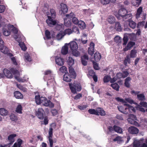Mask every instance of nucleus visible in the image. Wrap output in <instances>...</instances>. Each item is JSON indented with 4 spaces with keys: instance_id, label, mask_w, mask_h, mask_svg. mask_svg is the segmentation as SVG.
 Instances as JSON below:
<instances>
[{
    "instance_id": "4be33fe9",
    "label": "nucleus",
    "mask_w": 147,
    "mask_h": 147,
    "mask_svg": "<svg viewBox=\"0 0 147 147\" xmlns=\"http://www.w3.org/2000/svg\"><path fill=\"white\" fill-rule=\"evenodd\" d=\"M88 59L87 55H84L81 57V61L82 64L84 65H86L87 64V60Z\"/></svg>"
},
{
    "instance_id": "c03bdc74",
    "label": "nucleus",
    "mask_w": 147,
    "mask_h": 147,
    "mask_svg": "<svg viewBox=\"0 0 147 147\" xmlns=\"http://www.w3.org/2000/svg\"><path fill=\"white\" fill-rule=\"evenodd\" d=\"M115 29L117 30L120 31L121 30V26L119 22H117L115 24Z\"/></svg>"
},
{
    "instance_id": "69168bd1",
    "label": "nucleus",
    "mask_w": 147,
    "mask_h": 147,
    "mask_svg": "<svg viewBox=\"0 0 147 147\" xmlns=\"http://www.w3.org/2000/svg\"><path fill=\"white\" fill-rule=\"evenodd\" d=\"M72 32H75L77 34L79 33V31L78 28L77 27L74 26L73 28Z\"/></svg>"
},
{
    "instance_id": "7c9ffc66",
    "label": "nucleus",
    "mask_w": 147,
    "mask_h": 147,
    "mask_svg": "<svg viewBox=\"0 0 147 147\" xmlns=\"http://www.w3.org/2000/svg\"><path fill=\"white\" fill-rule=\"evenodd\" d=\"M94 59L96 61H99L101 58V56L100 53L98 52H96L94 54Z\"/></svg>"
},
{
    "instance_id": "3c124183",
    "label": "nucleus",
    "mask_w": 147,
    "mask_h": 147,
    "mask_svg": "<svg viewBox=\"0 0 147 147\" xmlns=\"http://www.w3.org/2000/svg\"><path fill=\"white\" fill-rule=\"evenodd\" d=\"M17 86L18 88L24 92H26L27 90V89L25 88L20 84H17Z\"/></svg>"
},
{
    "instance_id": "bb28decb",
    "label": "nucleus",
    "mask_w": 147,
    "mask_h": 147,
    "mask_svg": "<svg viewBox=\"0 0 147 147\" xmlns=\"http://www.w3.org/2000/svg\"><path fill=\"white\" fill-rule=\"evenodd\" d=\"M7 28L9 29H11V30H12L14 34H16L18 32V30L17 28L14 27L13 25L8 24L7 25Z\"/></svg>"
},
{
    "instance_id": "ddd939ff",
    "label": "nucleus",
    "mask_w": 147,
    "mask_h": 147,
    "mask_svg": "<svg viewBox=\"0 0 147 147\" xmlns=\"http://www.w3.org/2000/svg\"><path fill=\"white\" fill-rule=\"evenodd\" d=\"M49 143L50 147H53V141L52 139V136H53V129L52 127L49 128Z\"/></svg>"
},
{
    "instance_id": "680f3d73",
    "label": "nucleus",
    "mask_w": 147,
    "mask_h": 147,
    "mask_svg": "<svg viewBox=\"0 0 147 147\" xmlns=\"http://www.w3.org/2000/svg\"><path fill=\"white\" fill-rule=\"evenodd\" d=\"M63 25L62 24H57L56 25V29L57 30H60L63 29Z\"/></svg>"
},
{
    "instance_id": "423d86ee",
    "label": "nucleus",
    "mask_w": 147,
    "mask_h": 147,
    "mask_svg": "<svg viewBox=\"0 0 147 147\" xmlns=\"http://www.w3.org/2000/svg\"><path fill=\"white\" fill-rule=\"evenodd\" d=\"M11 71L12 73L15 75V78L19 82H24L27 80L28 78L22 79L20 77V75L19 72L15 69L11 68Z\"/></svg>"
},
{
    "instance_id": "f8f14e48",
    "label": "nucleus",
    "mask_w": 147,
    "mask_h": 147,
    "mask_svg": "<svg viewBox=\"0 0 147 147\" xmlns=\"http://www.w3.org/2000/svg\"><path fill=\"white\" fill-rule=\"evenodd\" d=\"M128 131L129 133L132 134H137L139 131L138 129L134 126H131L129 127Z\"/></svg>"
},
{
    "instance_id": "412c9836",
    "label": "nucleus",
    "mask_w": 147,
    "mask_h": 147,
    "mask_svg": "<svg viewBox=\"0 0 147 147\" xmlns=\"http://www.w3.org/2000/svg\"><path fill=\"white\" fill-rule=\"evenodd\" d=\"M72 76L71 77L68 73H65L63 76V80L64 81L67 82H70L71 81V78Z\"/></svg>"
},
{
    "instance_id": "39448f33",
    "label": "nucleus",
    "mask_w": 147,
    "mask_h": 147,
    "mask_svg": "<svg viewBox=\"0 0 147 147\" xmlns=\"http://www.w3.org/2000/svg\"><path fill=\"white\" fill-rule=\"evenodd\" d=\"M118 16L122 17L125 19H127L128 18H130L129 19L131 18L132 15L131 13L127 14V11L126 9L124 8H122L120 9L118 11V14L116 16L117 18H119Z\"/></svg>"
},
{
    "instance_id": "774afa93",
    "label": "nucleus",
    "mask_w": 147,
    "mask_h": 147,
    "mask_svg": "<svg viewBox=\"0 0 147 147\" xmlns=\"http://www.w3.org/2000/svg\"><path fill=\"white\" fill-rule=\"evenodd\" d=\"M111 79V78L108 76H105L104 78V81L105 82H108Z\"/></svg>"
},
{
    "instance_id": "c9c22d12",
    "label": "nucleus",
    "mask_w": 147,
    "mask_h": 147,
    "mask_svg": "<svg viewBox=\"0 0 147 147\" xmlns=\"http://www.w3.org/2000/svg\"><path fill=\"white\" fill-rule=\"evenodd\" d=\"M131 80V78L129 77H128L125 80V86L127 87H129V82Z\"/></svg>"
},
{
    "instance_id": "58836bf2",
    "label": "nucleus",
    "mask_w": 147,
    "mask_h": 147,
    "mask_svg": "<svg viewBox=\"0 0 147 147\" xmlns=\"http://www.w3.org/2000/svg\"><path fill=\"white\" fill-rule=\"evenodd\" d=\"M64 24L67 27H69L71 25V22L69 20H67V18L64 19Z\"/></svg>"
},
{
    "instance_id": "393cba45",
    "label": "nucleus",
    "mask_w": 147,
    "mask_h": 147,
    "mask_svg": "<svg viewBox=\"0 0 147 147\" xmlns=\"http://www.w3.org/2000/svg\"><path fill=\"white\" fill-rule=\"evenodd\" d=\"M143 11V7L140 6L139 7L136 13V17L137 18H138L140 16Z\"/></svg>"
},
{
    "instance_id": "603ef678",
    "label": "nucleus",
    "mask_w": 147,
    "mask_h": 147,
    "mask_svg": "<svg viewBox=\"0 0 147 147\" xmlns=\"http://www.w3.org/2000/svg\"><path fill=\"white\" fill-rule=\"evenodd\" d=\"M75 17V15L74 13L71 12L69 14H66V17L67 18L70 19L72 18V19Z\"/></svg>"
},
{
    "instance_id": "20e7f679",
    "label": "nucleus",
    "mask_w": 147,
    "mask_h": 147,
    "mask_svg": "<svg viewBox=\"0 0 147 147\" xmlns=\"http://www.w3.org/2000/svg\"><path fill=\"white\" fill-rule=\"evenodd\" d=\"M89 113L91 114H94L96 115H100L104 116L105 115L106 113L103 109L100 107H98L96 109H90L88 110Z\"/></svg>"
},
{
    "instance_id": "bf43d9fd",
    "label": "nucleus",
    "mask_w": 147,
    "mask_h": 147,
    "mask_svg": "<svg viewBox=\"0 0 147 147\" xmlns=\"http://www.w3.org/2000/svg\"><path fill=\"white\" fill-rule=\"evenodd\" d=\"M101 3L103 5L109 4L111 2L110 0H100Z\"/></svg>"
},
{
    "instance_id": "9d476101",
    "label": "nucleus",
    "mask_w": 147,
    "mask_h": 147,
    "mask_svg": "<svg viewBox=\"0 0 147 147\" xmlns=\"http://www.w3.org/2000/svg\"><path fill=\"white\" fill-rule=\"evenodd\" d=\"M68 8L66 4L61 3L60 5L59 10V13L61 14H64L67 12Z\"/></svg>"
},
{
    "instance_id": "ea45409f",
    "label": "nucleus",
    "mask_w": 147,
    "mask_h": 147,
    "mask_svg": "<svg viewBox=\"0 0 147 147\" xmlns=\"http://www.w3.org/2000/svg\"><path fill=\"white\" fill-rule=\"evenodd\" d=\"M24 59L25 61H26L30 62L31 61V59L30 56L27 53L25 54Z\"/></svg>"
},
{
    "instance_id": "2f4dec72",
    "label": "nucleus",
    "mask_w": 147,
    "mask_h": 147,
    "mask_svg": "<svg viewBox=\"0 0 147 147\" xmlns=\"http://www.w3.org/2000/svg\"><path fill=\"white\" fill-rule=\"evenodd\" d=\"M35 102L37 105H39L41 104L42 102L41 100V97H40L39 95H36L35 96Z\"/></svg>"
},
{
    "instance_id": "c756f323",
    "label": "nucleus",
    "mask_w": 147,
    "mask_h": 147,
    "mask_svg": "<svg viewBox=\"0 0 147 147\" xmlns=\"http://www.w3.org/2000/svg\"><path fill=\"white\" fill-rule=\"evenodd\" d=\"M78 24L79 27L82 29H84L86 27V24L84 22L82 21H80Z\"/></svg>"
},
{
    "instance_id": "09e8293b",
    "label": "nucleus",
    "mask_w": 147,
    "mask_h": 147,
    "mask_svg": "<svg viewBox=\"0 0 147 147\" xmlns=\"http://www.w3.org/2000/svg\"><path fill=\"white\" fill-rule=\"evenodd\" d=\"M111 86L114 89L117 91H118L119 90V86L117 83H115L112 84H111Z\"/></svg>"
},
{
    "instance_id": "49530a36",
    "label": "nucleus",
    "mask_w": 147,
    "mask_h": 147,
    "mask_svg": "<svg viewBox=\"0 0 147 147\" xmlns=\"http://www.w3.org/2000/svg\"><path fill=\"white\" fill-rule=\"evenodd\" d=\"M137 51L135 50H132L131 51L130 57L131 58H134L136 56Z\"/></svg>"
},
{
    "instance_id": "5fc2aeb1",
    "label": "nucleus",
    "mask_w": 147,
    "mask_h": 147,
    "mask_svg": "<svg viewBox=\"0 0 147 147\" xmlns=\"http://www.w3.org/2000/svg\"><path fill=\"white\" fill-rule=\"evenodd\" d=\"M11 57V59L12 62L13 64L15 65H17V62L16 58L15 57H13V55L11 57Z\"/></svg>"
},
{
    "instance_id": "052dcab7",
    "label": "nucleus",
    "mask_w": 147,
    "mask_h": 147,
    "mask_svg": "<svg viewBox=\"0 0 147 147\" xmlns=\"http://www.w3.org/2000/svg\"><path fill=\"white\" fill-rule=\"evenodd\" d=\"M115 42L117 43H120L121 41V39L120 37L119 36H116L114 38Z\"/></svg>"
},
{
    "instance_id": "8fccbe9b",
    "label": "nucleus",
    "mask_w": 147,
    "mask_h": 147,
    "mask_svg": "<svg viewBox=\"0 0 147 147\" xmlns=\"http://www.w3.org/2000/svg\"><path fill=\"white\" fill-rule=\"evenodd\" d=\"M72 32V30L71 29H66L64 30V31H63V33H64V34L65 35L66 34L69 35L71 34Z\"/></svg>"
},
{
    "instance_id": "6e6552de",
    "label": "nucleus",
    "mask_w": 147,
    "mask_h": 147,
    "mask_svg": "<svg viewBox=\"0 0 147 147\" xmlns=\"http://www.w3.org/2000/svg\"><path fill=\"white\" fill-rule=\"evenodd\" d=\"M143 140V139H141L140 140H135L134 142L133 147H147V145L145 143L141 145L142 141Z\"/></svg>"
},
{
    "instance_id": "a18cd8bd",
    "label": "nucleus",
    "mask_w": 147,
    "mask_h": 147,
    "mask_svg": "<svg viewBox=\"0 0 147 147\" xmlns=\"http://www.w3.org/2000/svg\"><path fill=\"white\" fill-rule=\"evenodd\" d=\"M117 107L119 111L122 113L125 114H128V112L127 111H124V109H123L122 107L119 106H118Z\"/></svg>"
},
{
    "instance_id": "864d4df0",
    "label": "nucleus",
    "mask_w": 147,
    "mask_h": 147,
    "mask_svg": "<svg viewBox=\"0 0 147 147\" xmlns=\"http://www.w3.org/2000/svg\"><path fill=\"white\" fill-rule=\"evenodd\" d=\"M73 55L75 57H78L80 55V53L77 51V50L71 51Z\"/></svg>"
},
{
    "instance_id": "4d7b16f0",
    "label": "nucleus",
    "mask_w": 147,
    "mask_h": 147,
    "mask_svg": "<svg viewBox=\"0 0 147 147\" xmlns=\"http://www.w3.org/2000/svg\"><path fill=\"white\" fill-rule=\"evenodd\" d=\"M41 124H45V125L47 124L48 123V120L47 117H45L44 118V121H41Z\"/></svg>"
},
{
    "instance_id": "4c0bfd02",
    "label": "nucleus",
    "mask_w": 147,
    "mask_h": 147,
    "mask_svg": "<svg viewBox=\"0 0 147 147\" xmlns=\"http://www.w3.org/2000/svg\"><path fill=\"white\" fill-rule=\"evenodd\" d=\"M108 22L110 24L114 23L115 22V19L114 17L112 16H109L107 18Z\"/></svg>"
},
{
    "instance_id": "37998d69",
    "label": "nucleus",
    "mask_w": 147,
    "mask_h": 147,
    "mask_svg": "<svg viewBox=\"0 0 147 147\" xmlns=\"http://www.w3.org/2000/svg\"><path fill=\"white\" fill-rule=\"evenodd\" d=\"M129 26L131 28L134 29L136 26V23L132 20L129 21Z\"/></svg>"
},
{
    "instance_id": "7ed1b4c3",
    "label": "nucleus",
    "mask_w": 147,
    "mask_h": 147,
    "mask_svg": "<svg viewBox=\"0 0 147 147\" xmlns=\"http://www.w3.org/2000/svg\"><path fill=\"white\" fill-rule=\"evenodd\" d=\"M69 85L71 92L74 94L76 93L77 91H80L82 89L80 84L76 82L73 84L69 83Z\"/></svg>"
},
{
    "instance_id": "f704fd0d",
    "label": "nucleus",
    "mask_w": 147,
    "mask_h": 147,
    "mask_svg": "<svg viewBox=\"0 0 147 147\" xmlns=\"http://www.w3.org/2000/svg\"><path fill=\"white\" fill-rule=\"evenodd\" d=\"M22 141L20 139H19L17 140V143L16 142L14 144L13 147H21Z\"/></svg>"
},
{
    "instance_id": "1a4fd4ad",
    "label": "nucleus",
    "mask_w": 147,
    "mask_h": 147,
    "mask_svg": "<svg viewBox=\"0 0 147 147\" xmlns=\"http://www.w3.org/2000/svg\"><path fill=\"white\" fill-rule=\"evenodd\" d=\"M4 44V43L3 45H1L0 46V51L5 54H7L9 56H12V54L9 53L8 49L6 46L3 45Z\"/></svg>"
},
{
    "instance_id": "f03ea898",
    "label": "nucleus",
    "mask_w": 147,
    "mask_h": 147,
    "mask_svg": "<svg viewBox=\"0 0 147 147\" xmlns=\"http://www.w3.org/2000/svg\"><path fill=\"white\" fill-rule=\"evenodd\" d=\"M7 21L4 18H2L0 14V25L1 26H3V34L5 36H8L10 34L11 29H9L7 28Z\"/></svg>"
},
{
    "instance_id": "dca6fc26",
    "label": "nucleus",
    "mask_w": 147,
    "mask_h": 147,
    "mask_svg": "<svg viewBox=\"0 0 147 147\" xmlns=\"http://www.w3.org/2000/svg\"><path fill=\"white\" fill-rule=\"evenodd\" d=\"M3 73L4 76H5L7 78H11L13 77V76L12 74L10 71L6 69H5L3 70Z\"/></svg>"
},
{
    "instance_id": "e2e57ef3",
    "label": "nucleus",
    "mask_w": 147,
    "mask_h": 147,
    "mask_svg": "<svg viewBox=\"0 0 147 147\" xmlns=\"http://www.w3.org/2000/svg\"><path fill=\"white\" fill-rule=\"evenodd\" d=\"M59 70L62 73H66L67 72V69L65 66H62L59 69Z\"/></svg>"
},
{
    "instance_id": "f257e3e1",
    "label": "nucleus",
    "mask_w": 147,
    "mask_h": 147,
    "mask_svg": "<svg viewBox=\"0 0 147 147\" xmlns=\"http://www.w3.org/2000/svg\"><path fill=\"white\" fill-rule=\"evenodd\" d=\"M47 14L48 19L46 20V22L47 24L50 26H52L56 24V21L53 19L50 16L51 14L52 17L53 18H54L56 16V12L55 10L53 9H51L50 10V12H47Z\"/></svg>"
},
{
    "instance_id": "473e14b6",
    "label": "nucleus",
    "mask_w": 147,
    "mask_h": 147,
    "mask_svg": "<svg viewBox=\"0 0 147 147\" xmlns=\"http://www.w3.org/2000/svg\"><path fill=\"white\" fill-rule=\"evenodd\" d=\"M114 129L115 132L119 133L121 134L123 132L122 129L116 125H114Z\"/></svg>"
},
{
    "instance_id": "13d9d810",
    "label": "nucleus",
    "mask_w": 147,
    "mask_h": 147,
    "mask_svg": "<svg viewBox=\"0 0 147 147\" xmlns=\"http://www.w3.org/2000/svg\"><path fill=\"white\" fill-rule=\"evenodd\" d=\"M127 120L129 123L132 124H135L137 122L135 121V120H134L131 118H128Z\"/></svg>"
},
{
    "instance_id": "a211bd4d",
    "label": "nucleus",
    "mask_w": 147,
    "mask_h": 147,
    "mask_svg": "<svg viewBox=\"0 0 147 147\" xmlns=\"http://www.w3.org/2000/svg\"><path fill=\"white\" fill-rule=\"evenodd\" d=\"M67 44H65V45L63 47L61 50V53L63 55H66L68 52V49Z\"/></svg>"
},
{
    "instance_id": "5701e85b",
    "label": "nucleus",
    "mask_w": 147,
    "mask_h": 147,
    "mask_svg": "<svg viewBox=\"0 0 147 147\" xmlns=\"http://www.w3.org/2000/svg\"><path fill=\"white\" fill-rule=\"evenodd\" d=\"M124 105L126 106L127 107H128V113L135 112V109L134 108L129 104H127V103H124Z\"/></svg>"
},
{
    "instance_id": "6e6d98bb",
    "label": "nucleus",
    "mask_w": 147,
    "mask_h": 147,
    "mask_svg": "<svg viewBox=\"0 0 147 147\" xmlns=\"http://www.w3.org/2000/svg\"><path fill=\"white\" fill-rule=\"evenodd\" d=\"M130 63V59L129 56H127L126 58L125 59L124 61V64L125 65H126L127 63Z\"/></svg>"
},
{
    "instance_id": "f3484780",
    "label": "nucleus",
    "mask_w": 147,
    "mask_h": 147,
    "mask_svg": "<svg viewBox=\"0 0 147 147\" xmlns=\"http://www.w3.org/2000/svg\"><path fill=\"white\" fill-rule=\"evenodd\" d=\"M55 61L56 64L59 65L61 66L64 64L63 59L58 56L56 57Z\"/></svg>"
},
{
    "instance_id": "0eeeda50",
    "label": "nucleus",
    "mask_w": 147,
    "mask_h": 147,
    "mask_svg": "<svg viewBox=\"0 0 147 147\" xmlns=\"http://www.w3.org/2000/svg\"><path fill=\"white\" fill-rule=\"evenodd\" d=\"M41 100L42 102L41 104L44 106L49 107L51 108L54 107V104L51 102L50 100H47L46 98L42 96Z\"/></svg>"
},
{
    "instance_id": "b1692460",
    "label": "nucleus",
    "mask_w": 147,
    "mask_h": 147,
    "mask_svg": "<svg viewBox=\"0 0 147 147\" xmlns=\"http://www.w3.org/2000/svg\"><path fill=\"white\" fill-rule=\"evenodd\" d=\"M69 71L71 76H72V77L75 78L76 77V74L74 69L71 66L69 67Z\"/></svg>"
},
{
    "instance_id": "6ab92c4d",
    "label": "nucleus",
    "mask_w": 147,
    "mask_h": 147,
    "mask_svg": "<svg viewBox=\"0 0 147 147\" xmlns=\"http://www.w3.org/2000/svg\"><path fill=\"white\" fill-rule=\"evenodd\" d=\"M15 38L16 40L19 42V45L22 49L24 51H25L27 48L24 43L23 42L20 43V40L18 39V37H15Z\"/></svg>"
},
{
    "instance_id": "aec40b11",
    "label": "nucleus",
    "mask_w": 147,
    "mask_h": 147,
    "mask_svg": "<svg viewBox=\"0 0 147 147\" xmlns=\"http://www.w3.org/2000/svg\"><path fill=\"white\" fill-rule=\"evenodd\" d=\"M14 97L17 99H22L23 96L22 94L19 91H15L14 93Z\"/></svg>"
},
{
    "instance_id": "c85d7f7f",
    "label": "nucleus",
    "mask_w": 147,
    "mask_h": 147,
    "mask_svg": "<svg viewBox=\"0 0 147 147\" xmlns=\"http://www.w3.org/2000/svg\"><path fill=\"white\" fill-rule=\"evenodd\" d=\"M63 31H60L57 35L56 39L58 40L61 39L65 36Z\"/></svg>"
},
{
    "instance_id": "de8ad7c7",
    "label": "nucleus",
    "mask_w": 147,
    "mask_h": 147,
    "mask_svg": "<svg viewBox=\"0 0 147 147\" xmlns=\"http://www.w3.org/2000/svg\"><path fill=\"white\" fill-rule=\"evenodd\" d=\"M10 117V119L12 121H16L18 120V118L17 116L13 114H11Z\"/></svg>"
},
{
    "instance_id": "e433bc0d",
    "label": "nucleus",
    "mask_w": 147,
    "mask_h": 147,
    "mask_svg": "<svg viewBox=\"0 0 147 147\" xmlns=\"http://www.w3.org/2000/svg\"><path fill=\"white\" fill-rule=\"evenodd\" d=\"M137 97L138 99L140 100L144 101L146 100L145 96L143 94H137Z\"/></svg>"
},
{
    "instance_id": "cd10ccee",
    "label": "nucleus",
    "mask_w": 147,
    "mask_h": 147,
    "mask_svg": "<svg viewBox=\"0 0 147 147\" xmlns=\"http://www.w3.org/2000/svg\"><path fill=\"white\" fill-rule=\"evenodd\" d=\"M8 112L6 110L3 108L0 109V114L3 116H6L8 114Z\"/></svg>"
},
{
    "instance_id": "72a5a7b5",
    "label": "nucleus",
    "mask_w": 147,
    "mask_h": 147,
    "mask_svg": "<svg viewBox=\"0 0 147 147\" xmlns=\"http://www.w3.org/2000/svg\"><path fill=\"white\" fill-rule=\"evenodd\" d=\"M16 136L15 134H13L10 135L8 137V140L11 143L10 144H11L13 143L14 141V138Z\"/></svg>"
},
{
    "instance_id": "338daca9",
    "label": "nucleus",
    "mask_w": 147,
    "mask_h": 147,
    "mask_svg": "<svg viewBox=\"0 0 147 147\" xmlns=\"http://www.w3.org/2000/svg\"><path fill=\"white\" fill-rule=\"evenodd\" d=\"M79 21L78 19L75 17L72 19V22L74 24H78Z\"/></svg>"
},
{
    "instance_id": "79ce46f5",
    "label": "nucleus",
    "mask_w": 147,
    "mask_h": 147,
    "mask_svg": "<svg viewBox=\"0 0 147 147\" xmlns=\"http://www.w3.org/2000/svg\"><path fill=\"white\" fill-rule=\"evenodd\" d=\"M74 60L71 57H69L67 60V62L69 65L70 66H71L74 64Z\"/></svg>"
},
{
    "instance_id": "a878e982",
    "label": "nucleus",
    "mask_w": 147,
    "mask_h": 147,
    "mask_svg": "<svg viewBox=\"0 0 147 147\" xmlns=\"http://www.w3.org/2000/svg\"><path fill=\"white\" fill-rule=\"evenodd\" d=\"M142 1V0H132L131 3L134 6L138 7L141 4Z\"/></svg>"
},
{
    "instance_id": "4468645a",
    "label": "nucleus",
    "mask_w": 147,
    "mask_h": 147,
    "mask_svg": "<svg viewBox=\"0 0 147 147\" xmlns=\"http://www.w3.org/2000/svg\"><path fill=\"white\" fill-rule=\"evenodd\" d=\"M67 44L68 45H70V49L71 51L78 49V44L76 42L72 41Z\"/></svg>"
},
{
    "instance_id": "a19ab883",
    "label": "nucleus",
    "mask_w": 147,
    "mask_h": 147,
    "mask_svg": "<svg viewBox=\"0 0 147 147\" xmlns=\"http://www.w3.org/2000/svg\"><path fill=\"white\" fill-rule=\"evenodd\" d=\"M22 106L20 104H19L16 109V112L18 113L19 114H22Z\"/></svg>"
},
{
    "instance_id": "0e129e2a",
    "label": "nucleus",
    "mask_w": 147,
    "mask_h": 147,
    "mask_svg": "<svg viewBox=\"0 0 147 147\" xmlns=\"http://www.w3.org/2000/svg\"><path fill=\"white\" fill-rule=\"evenodd\" d=\"M45 34L46 38L48 39H50L51 38L50 32L47 30L45 31Z\"/></svg>"
},
{
    "instance_id": "2eb2a0df",
    "label": "nucleus",
    "mask_w": 147,
    "mask_h": 147,
    "mask_svg": "<svg viewBox=\"0 0 147 147\" xmlns=\"http://www.w3.org/2000/svg\"><path fill=\"white\" fill-rule=\"evenodd\" d=\"M94 44L92 42L90 43V47L88 48V54L92 55L94 53Z\"/></svg>"
},
{
    "instance_id": "9b49d317",
    "label": "nucleus",
    "mask_w": 147,
    "mask_h": 147,
    "mask_svg": "<svg viewBox=\"0 0 147 147\" xmlns=\"http://www.w3.org/2000/svg\"><path fill=\"white\" fill-rule=\"evenodd\" d=\"M44 111L42 108H39L36 112V115L40 119L44 118Z\"/></svg>"
}]
</instances>
